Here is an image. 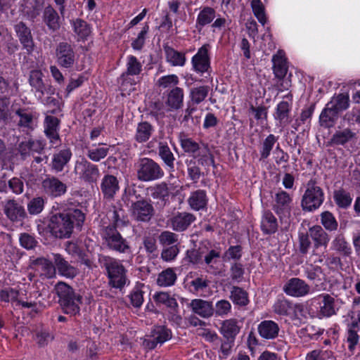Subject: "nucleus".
<instances>
[{
  "instance_id": "nucleus-8",
  "label": "nucleus",
  "mask_w": 360,
  "mask_h": 360,
  "mask_svg": "<svg viewBox=\"0 0 360 360\" xmlns=\"http://www.w3.org/2000/svg\"><path fill=\"white\" fill-rule=\"evenodd\" d=\"M74 172L81 180L88 183L96 182L100 176L98 166L89 162L84 158L76 160Z\"/></svg>"
},
{
  "instance_id": "nucleus-33",
  "label": "nucleus",
  "mask_w": 360,
  "mask_h": 360,
  "mask_svg": "<svg viewBox=\"0 0 360 360\" xmlns=\"http://www.w3.org/2000/svg\"><path fill=\"white\" fill-rule=\"evenodd\" d=\"M274 72L276 77L282 78L285 77L288 71L286 60L284 52L278 51L272 58Z\"/></svg>"
},
{
  "instance_id": "nucleus-48",
  "label": "nucleus",
  "mask_w": 360,
  "mask_h": 360,
  "mask_svg": "<svg viewBox=\"0 0 360 360\" xmlns=\"http://www.w3.org/2000/svg\"><path fill=\"white\" fill-rule=\"evenodd\" d=\"M108 148L101 146H92L86 148L87 157L94 162H98L105 158L108 153Z\"/></svg>"
},
{
  "instance_id": "nucleus-15",
  "label": "nucleus",
  "mask_w": 360,
  "mask_h": 360,
  "mask_svg": "<svg viewBox=\"0 0 360 360\" xmlns=\"http://www.w3.org/2000/svg\"><path fill=\"white\" fill-rule=\"evenodd\" d=\"M319 304L318 316L320 318L330 317L335 315L338 308L335 304V300L330 295L322 293L314 298Z\"/></svg>"
},
{
  "instance_id": "nucleus-29",
  "label": "nucleus",
  "mask_w": 360,
  "mask_h": 360,
  "mask_svg": "<svg viewBox=\"0 0 360 360\" xmlns=\"http://www.w3.org/2000/svg\"><path fill=\"white\" fill-rule=\"evenodd\" d=\"M207 200L205 191L199 189L191 193L188 203L192 210L198 211L206 207Z\"/></svg>"
},
{
  "instance_id": "nucleus-25",
  "label": "nucleus",
  "mask_w": 360,
  "mask_h": 360,
  "mask_svg": "<svg viewBox=\"0 0 360 360\" xmlns=\"http://www.w3.org/2000/svg\"><path fill=\"white\" fill-rule=\"evenodd\" d=\"M192 311L202 318L212 316L214 309L212 302L201 299H194L190 303Z\"/></svg>"
},
{
  "instance_id": "nucleus-4",
  "label": "nucleus",
  "mask_w": 360,
  "mask_h": 360,
  "mask_svg": "<svg viewBox=\"0 0 360 360\" xmlns=\"http://www.w3.org/2000/svg\"><path fill=\"white\" fill-rule=\"evenodd\" d=\"M103 264L108 274V283L114 288L122 290L129 283L127 269L121 261L110 257H103Z\"/></svg>"
},
{
  "instance_id": "nucleus-47",
  "label": "nucleus",
  "mask_w": 360,
  "mask_h": 360,
  "mask_svg": "<svg viewBox=\"0 0 360 360\" xmlns=\"http://www.w3.org/2000/svg\"><path fill=\"white\" fill-rule=\"evenodd\" d=\"M332 248L344 255L351 254L352 250L349 243L345 240V237L342 234L336 236L331 243Z\"/></svg>"
},
{
  "instance_id": "nucleus-2",
  "label": "nucleus",
  "mask_w": 360,
  "mask_h": 360,
  "mask_svg": "<svg viewBox=\"0 0 360 360\" xmlns=\"http://www.w3.org/2000/svg\"><path fill=\"white\" fill-rule=\"evenodd\" d=\"M84 219V214L80 210H69L66 212L53 215L49 220L48 229L56 238H69L74 226L81 227Z\"/></svg>"
},
{
  "instance_id": "nucleus-53",
  "label": "nucleus",
  "mask_w": 360,
  "mask_h": 360,
  "mask_svg": "<svg viewBox=\"0 0 360 360\" xmlns=\"http://www.w3.org/2000/svg\"><path fill=\"white\" fill-rule=\"evenodd\" d=\"M321 223L323 226L329 231L337 230L338 226V223L335 217L328 211L323 212L321 214Z\"/></svg>"
},
{
  "instance_id": "nucleus-50",
  "label": "nucleus",
  "mask_w": 360,
  "mask_h": 360,
  "mask_svg": "<svg viewBox=\"0 0 360 360\" xmlns=\"http://www.w3.org/2000/svg\"><path fill=\"white\" fill-rule=\"evenodd\" d=\"M251 8L254 15L258 20V21L264 25L267 21L265 7L261 0H252Z\"/></svg>"
},
{
  "instance_id": "nucleus-24",
  "label": "nucleus",
  "mask_w": 360,
  "mask_h": 360,
  "mask_svg": "<svg viewBox=\"0 0 360 360\" xmlns=\"http://www.w3.org/2000/svg\"><path fill=\"white\" fill-rule=\"evenodd\" d=\"M259 335L266 340L276 338L279 333V326L274 321L265 320L262 321L257 327Z\"/></svg>"
},
{
  "instance_id": "nucleus-57",
  "label": "nucleus",
  "mask_w": 360,
  "mask_h": 360,
  "mask_svg": "<svg viewBox=\"0 0 360 360\" xmlns=\"http://www.w3.org/2000/svg\"><path fill=\"white\" fill-rule=\"evenodd\" d=\"M355 134L349 129H345L342 131H337L332 138V141L338 145H343L350 141Z\"/></svg>"
},
{
  "instance_id": "nucleus-5",
  "label": "nucleus",
  "mask_w": 360,
  "mask_h": 360,
  "mask_svg": "<svg viewBox=\"0 0 360 360\" xmlns=\"http://www.w3.org/2000/svg\"><path fill=\"white\" fill-rule=\"evenodd\" d=\"M136 167L137 178L143 181L160 179L165 174L160 166L150 158H141Z\"/></svg>"
},
{
  "instance_id": "nucleus-23",
  "label": "nucleus",
  "mask_w": 360,
  "mask_h": 360,
  "mask_svg": "<svg viewBox=\"0 0 360 360\" xmlns=\"http://www.w3.org/2000/svg\"><path fill=\"white\" fill-rule=\"evenodd\" d=\"M184 92L183 89L175 86L167 94L165 102L169 110H176L183 106Z\"/></svg>"
},
{
  "instance_id": "nucleus-18",
  "label": "nucleus",
  "mask_w": 360,
  "mask_h": 360,
  "mask_svg": "<svg viewBox=\"0 0 360 360\" xmlns=\"http://www.w3.org/2000/svg\"><path fill=\"white\" fill-rule=\"evenodd\" d=\"M195 220V217L188 212H178L169 220V224L176 231L186 230Z\"/></svg>"
},
{
  "instance_id": "nucleus-35",
  "label": "nucleus",
  "mask_w": 360,
  "mask_h": 360,
  "mask_svg": "<svg viewBox=\"0 0 360 360\" xmlns=\"http://www.w3.org/2000/svg\"><path fill=\"white\" fill-rule=\"evenodd\" d=\"M153 131L154 127L149 122H141L136 127L134 139L139 143H144L150 138Z\"/></svg>"
},
{
  "instance_id": "nucleus-21",
  "label": "nucleus",
  "mask_w": 360,
  "mask_h": 360,
  "mask_svg": "<svg viewBox=\"0 0 360 360\" xmlns=\"http://www.w3.org/2000/svg\"><path fill=\"white\" fill-rule=\"evenodd\" d=\"M4 213L12 221H20L26 216L25 209L14 200L6 202L4 207Z\"/></svg>"
},
{
  "instance_id": "nucleus-44",
  "label": "nucleus",
  "mask_w": 360,
  "mask_h": 360,
  "mask_svg": "<svg viewBox=\"0 0 360 360\" xmlns=\"http://www.w3.org/2000/svg\"><path fill=\"white\" fill-rule=\"evenodd\" d=\"M166 58L167 61L172 66H184L186 60L184 53L172 48L166 49Z\"/></svg>"
},
{
  "instance_id": "nucleus-56",
  "label": "nucleus",
  "mask_w": 360,
  "mask_h": 360,
  "mask_svg": "<svg viewBox=\"0 0 360 360\" xmlns=\"http://www.w3.org/2000/svg\"><path fill=\"white\" fill-rule=\"evenodd\" d=\"M277 138L274 134H269L263 141L262 148L260 150V155L262 159L267 158L271 150L273 149Z\"/></svg>"
},
{
  "instance_id": "nucleus-64",
  "label": "nucleus",
  "mask_w": 360,
  "mask_h": 360,
  "mask_svg": "<svg viewBox=\"0 0 360 360\" xmlns=\"http://www.w3.org/2000/svg\"><path fill=\"white\" fill-rule=\"evenodd\" d=\"M159 240L162 245H174L178 241V236L174 233L165 231L160 235Z\"/></svg>"
},
{
  "instance_id": "nucleus-59",
  "label": "nucleus",
  "mask_w": 360,
  "mask_h": 360,
  "mask_svg": "<svg viewBox=\"0 0 360 360\" xmlns=\"http://www.w3.org/2000/svg\"><path fill=\"white\" fill-rule=\"evenodd\" d=\"M180 143L182 149L186 153L195 154L202 148L198 143L190 138L181 139Z\"/></svg>"
},
{
  "instance_id": "nucleus-12",
  "label": "nucleus",
  "mask_w": 360,
  "mask_h": 360,
  "mask_svg": "<svg viewBox=\"0 0 360 360\" xmlns=\"http://www.w3.org/2000/svg\"><path fill=\"white\" fill-rule=\"evenodd\" d=\"M130 211L131 216L139 221H148L154 214V209L150 202L143 199L132 202Z\"/></svg>"
},
{
  "instance_id": "nucleus-14",
  "label": "nucleus",
  "mask_w": 360,
  "mask_h": 360,
  "mask_svg": "<svg viewBox=\"0 0 360 360\" xmlns=\"http://www.w3.org/2000/svg\"><path fill=\"white\" fill-rule=\"evenodd\" d=\"M310 290V286L299 278L289 279L283 287V290L287 295L294 297H304L309 293Z\"/></svg>"
},
{
  "instance_id": "nucleus-37",
  "label": "nucleus",
  "mask_w": 360,
  "mask_h": 360,
  "mask_svg": "<svg viewBox=\"0 0 360 360\" xmlns=\"http://www.w3.org/2000/svg\"><path fill=\"white\" fill-rule=\"evenodd\" d=\"M338 110L327 103L326 107L320 115L319 119L321 125L326 127H332L338 119Z\"/></svg>"
},
{
  "instance_id": "nucleus-1",
  "label": "nucleus",
  "mask_w": 360,
  "mask_h": 360,
  "mask_svg": "<svg viewBox=\"0 0 360 360\" xmlns=\"http://www.w3.org/2000/svg\"><path fill=\"white\" fill-rule=\"evenodd\" d=\"M106 215L112 222L113 226H108L103 229L102 233L103 239L111 250L122 253L126 252L129 249L128 243L116 230V227L124 226L127 224L124 210L112 206Z\"/></svg>"
},
{
  "instance_id": "nucleus-52",
  "label": "nucleus",
  "mask_w": 360,
  "mask_h": 360,
  "mask_svg": "<svg viewBox=\"0 0 360 360\" xmlns=\"http://www.w3.org/2000/svg\"><path fill=\"white\" fill-rule=\"evenodd\" d=\"M153 298L156 302L163 304L172 310L175 309L178 307L176 300L170 296L168 292H160L154 295Z\"/></svg>"
},
{
  "instance_id": "nucleus-63",
  "label": "nucleus",
  "mask_w": 360,
  "mask_h": 360,
  "mask_svg": "<svg viewBox=\"0 0 360 360\" xmlns=\"http://www.w3.org/2000/svg\"><path fill=\"white\" fill-rule=\"evenodd\" d=\"M131 304L135 307L141 306L143 302V291L139 286H136L130 294Z\"/></svg>"
},
{
  "instance_id": "nucleus-3",
  "label": "nucleus",
  "mask_w": 360,
  "mask_h": 360,
  "mask_svg": "<svg viewBox=\"0 0 360 360\" xmlns=\"http://www.w3.org/2000/svg\"><path fill=\"white\" fill-rule=\"evenodd\" d=\"M55 290L59 297V303L64 313L71 316L79 314L82 303V297L75 292L73 289L64 282H59L55 286Z\"/></svg>"
},
{
  "instance_id": "nucleus-54",
  "label": "nucleus",
  "mask_w": 360,
  "mask_h": 360,
  "mask_svg": "<svg viewBox=\"0 0 360 360\" xmlns=\"http://www.w3.org/2000/svg\"><path fill=\"white\" fill-rule=\"evenodd\" d=\"M349 96L342 94H338L332 98L331 101L328 103L338 112L346 110L349 107Z\"/></svg>"
},
{
  "instance_id": "nucleus-9",
  "label": "nucleus",
  "mask_w": 360,
  "mask_h": 360,
  "mask_svg": "<svg viewBox=\"0 0 360 360\" xmlns=\"http://www.w3.org/2000/svg\"><path fill=\"white\" fill-rule=\"evenodd\" d=\"M18 126L23 131H33L38 125L39 114L32 108H19L15 111Z\"/></svg>"
},
{
  "instance_id": "nucleus-55",
  "label": "nucleus",
  "mask_w": 360,
  "mask_h": 360,
  "mask_svg": "<svg viewBox=\"0 0 360 360\" xmlns=\"http://www.w3.org/2000/svg\"><path fill=\"white\" fill-rule=\"evenodd\" d=\"M231 298L238 305L245 306L248 303V294L239 287H233L231 292Z\"/></svg>"
},
{
  "instance_id": "nucleus-36",
  "label": "nucleus",
  "mask_w": 360,
  "mask_h": 360,
  "mask_svg": "<svg viewBox=\"0 0 360 360\" xmlns=\"http://www.w3.org/2000/svg\"><path fill=\"white\" fill-rule=\"evenodd\" d=\"M261 227L265 233L271 234L276 231L278 228L277 219L271 211L266 210L264 212Z\"/></svg>"
},
{
  "instance_id": "nucleus-41",
  "label": "nucleus",
  "mask_w": 360,
  "mask_h": 360,
  "mask_svg": "<svg viewBox=\"0 0 360 360\" xmlns=\"http://www.w3.org/2000/svg\"><path fill=\"white\" fill-rule=\"evenodd\" d=\"M290 108V105L287 101H281L278 104L275 118L279 120L281 124L285 125L290 122L289 119Z\"/></svg>"
},
{
  "instance_id": "nucleus-17",
  "label": "nucleus",
  "mask_w": 360,
  "mask_h": 360,
  "mask_svg": "<svg viewBox=\"0 0 360 360\" xmlns=\"http://www.w3.org/2000/svg\"><path fill=\"white\" fill-rule=\"evenodd\" d=\"M42 188L47 195L53 197L61 196L67 191L66 185L53 176H49L43 180Z\"/></svg>"
},
{
  "instance_id": "nucleus-11",
  "label": "nucleus",
  "mask_w": 360,
  "mask_h": 360,
  "mask_svg": "<svg viewBox=\"0 0 360 360\" xmlns=\"http://www.w3.org/2000/svg\"><path fill=\"white\" fill-rule=\"evenodd\" d=\"M210 45L205 44L198 49L197 53L191 58L193 70L200 74L208 72L210 68V57L209 51Z\"/></svg>"
},
{
  "instance_id": "nucleus-34",
  "label": "nucleus",
  "mask_w": 360,
  "mask_h": 360,
  "mask_svg": "<svg viewBox=\"0 0 360 360\" xmlns=\"http://www.w3.org/2000/svg\"><path fill=\"white\" fill-rule=\"evenodd\" d=\"M43 73L40 70H32L30 75V84L35 89L36 95L41 98L46 91V86L42 79Z\"/></svg>"
},
{
  "instance_id": "nucleus-51",
  "label": "nucleus",
  "mask_w": 360,
  "mask_h": 360,
  "mask_svg": "<svg viewBox=\"0 0 360 360\" xmlns=\"http://www.w3.org/2000/svg\"><path fill=\"white\" fill-rule=\"evenodd\" d=\"M210 91L208 86H200L191 89L190 91V98L193 103L199 104L202 102L207 96Z\"/></svg>"
},
{
  "instance_id": "nucleus-30",
  "label": "nucleus",
  "mask_w": 360,
  "mask_h": 360,
  "mask_svg": "<svg viewBox=\"0 0 360 360\" xmlns=\"http://www.w3.org/2000/svg\"><path fill=\"white\" fill-rule=\"evenodd\" d=\"M71 157L72 152L68 148L61 150L54 154L51 161L52 169L56 172H61L65 165L70 161Z\"/></svg>"
},
{
  "instance_id": "nucleus-28",
  "label": "nucleus",
  "mask_w": 360,
  "mask_h": 360,
  "mask_svg": "<svg viewBox=\"0 0 360 360\" xmlns=\"http://www.w3.org/2000/svg\"><path fill=\"white\" fill-rule=\"evenodd\" d=\"M53 262L60 275L66 278H74L77 269L65 261L60 255L53 254Z\"/></svg>"
},
{
  "instance_id": "nucleus-60",
  "label": "nucleus",
  "mask_w": 360,
  "mask_h": 360,
  "mask_svg": "<svg viewBox=\"0 0 360 360\" xmlns=\"http://www.w3.org/2000/svg\"><path fill=\"white\" fill-rule=\"evenodd\" d=\"M44 200L41 197L33 198L27 205V210L30 214H38L44 209Z\"/></svg>"
},
{
  "instance_id": "nucleus-7",
  "label": "nucleus",
  "mask_w": 360,
  "mask_h": 360,
  "mask_svg": "<svg viewBox=\"0 0 360 360\" xmlns=\"http://www.w3.org/2000/svg\"><path fill=\"white\" fill-rule=\"evenodd\" d=\"M77 55L72 46L66 41L60 42L56 48V58L58 65L65 69H71L77 60Z\"/></svg>"
},
{
  "instance_id": "nucleus-16",
  "label": "nucleus",
  "mask_w": 360,
  "mask_h": 360,
  "mask_svg": "<svg viewBox=\"0 0 360 360\" xmlns=\"http://www.w3.org/2000/svg\"><path fill=\"white\" fill-rule=\"evenodd\" d=\"M292 197L285 191H278L274 198L273 210L280 217L289 214Z\"/></svg>"
},
{
  "instance_id": "nucleus-40",
  "label": "nucleus",
  "mask_w": 360,
  "mask_h": 360,
  "mask_svg": "<svg viewBox=\"0 0 360 360\" xmlns=\"http://www.w3.org/2000/svg\"><path fill=\"white\" fill-rule=\"evenodd\" d=\"M176 274L172 268H168L159 274L157 284L160 287H169L174 284Z\"/></svg>"
},
{
  "instance_id": "nucleus-38",
  "label": "nucleus",
  "mask_w": 360,
  "mask_h": 360,
  "mask_svg": "<svg viewBox=\"0 0 360 360\" xmlns=\"http://www.w3.org/2000/svg\"><path fill=\"white\" fill-rule=\"evenodd\" d=\"M158 155L164 162V163L170 169L174 167L175 158L171 151L167 143L165 142H160L158 144Z\"/></svg>"
},
{
  "instance_id": "nucleus-43",
  "label": "nucleus",
  "mask_w": 360,
  "mask_h": 360,
  "mask_svg": "<svg viewBox=\"0 0 360 360\" xmlns=\"http://www.w3.org/2000/svg\"><path fill=\"white\" fill-rule=\"evenodd\" d=\"M71 24L79 39H85L90 34L91 29L84 20L76 19L72 20Z\"/></svg>"
},
{
  "instance_id": "nucleus-58",
  "label": "nucleus",
  "mask_w": 360,
  "mask_h": 360,
  "mask_svg": "<svg viewBox=\"0 0 360 360\" xmlns=\"http://www.w3.org/2000/svg\"><path fill=\"white\" fill-rule=\"evenodd\" d=\"M179 82V79L176 75L162 76L157 81V85L162 89L175 87Z\"/></svg>"
},
{
  "instance_id": "nucleus-46",
  "label": "nucleus",
  "mask_w": 360,
  "mask_h": 360,
  "mask_svg": "<svg viewBox=\"0 0 360 360\" xmlns=\"http://www.w3.org/2000/svg\"><path fill=\"white\" fill-rule=\"evenodd\" d=\"M148 190L150 191V195L153 199L166 201L169 195L167 185L164 182L157 184L153 187H150Z\"/></svg>"
},
{
  "instance_id": "nucleus-19",
  "label": "nucleus",
  "mask_w": 360,
  "mask_h": 360,
  "mask_svg": "<svg viewBox=\"0 0 360 360\" xmlns=\"http://www.w3.org/2000/svg\"><path fill=\"white\" fill-rule=\"evenodd\" d=\"M59 120L53 116H46L44 122V133L52 145H58L60 138L58 134Z\"/></svg>"
},
{
  "instance_id": "nucleus-62",
  "label": "nucleus",
  "mask_w": 360,
  "mask_h": 360,
  "mask_svg": "<svg viewBox=\"0 0 360 360\" xmlns=\"http://www.w3.org/2000/svg\"><path fill=\"white\" fill-rule=\"evenodd\" d=\"M231 309V303L228 300H221L216 303L214 311L219 316H224L230 313Z\"/></svg>"
},
{
  "instance_id": "nucleus-27",
  "label": "nucleus",
  "mask_w": 360,
  "mask_h": 360,
  "mask_svg": "<svg viewBox=\"0 0 360 360\" xmlns=\"http://www.w3.org/2000/svg\"><path fill=\"white\" fill-rule=\"evenodd\" d=\"M216 18V11L210 6H203L200 9L195 21V27L200 30L205 26L212 23Z\"/></svg>"
},
{
  "instance_id": "nucleus-10",
  "label": "nucleus",
  "mask_w": 360,
  "mask_h": 360,
  "mask_svg": "<svg viewBox=\"0 0 360 360\" xmlns=\"http://www.w3.org/2000/svg\"><path fill=\"white\" fill-rule=\"evenodd\" d=\"M172 338V331L165 326H155L150 335L144 339L143 346L147 349H155L158 344L162 345Z\"/></svg>"
},
{
  "instance_id": "nucleus-26",
  "label": "nucleus",
  "mask_w": 360,
  "mask_h": 360,
  "mask_svg": "<svg viewBox=\"0 0 360 360\" xmlns=\"http://www.w3.org/2000/svg\"><path fill=\"white\" fill-rule=\"evenodd\" d=\"M308 233L314 242L315 248L327 247L330 237L321 226L315 225L310 227Z\"/></svg>"
},
{
  "instance_id": "nucleus-42",
  "label": "nucleus",
  "mask_w": 360,
  "mask_h": 360,
  "mask_svg": "<svg viewBox=\"0 0 360 360\" xmlns=\"http://www.w3.org/2000/svg\"><path fill=\"white\" fill-rule=\"evenodd\" d=\"M35 264L46 278H51L56 275V267L49 259L44 257L38 258L35 260Z\"/></svg>"
},
{
  "instance_id": "nucleus-13",
  "label": "nucleus",
  "mask_w": 360,
  "mask_h": 360,
  "mask_svg": "<svg viewBox=\"0 0 360 360\" xmlns=\"http://www.w3.org/2000/svg\"><path fill=\"white\" fill-rule=\"evenodd\" d=\"M274 313L282 315L289 316L292 319L297 318L299 314L303 311V306L300 304H292L285 297L278 298L273 305Z\"/></svg>"
},
{
  "instance_id": "nucleus-32",
  "label": "nucleus",
  "mask_w": 360,
  "mask_h": 360,
  "mask_svg": "<svg viewBox=\"0 0 360 360\" xmlns=\"http://www.w3.org/2000/svg\"><path fill=\"white\" fill-rule=\"evenodd\" d=\"M43 20L49 30H58L60 27V17L56 11L51 6H46L43 12Z\"/></svg>"
},
{
  "instance_id": "nucleus-22",
  "label": "nucleus",
  "mask_w": 360,
  "mask_h": 360,
  "mask_svg": "<svg viewBox=\"0 0 360 360\" xmlns=\"http://www.w3.org/2000/svg\"><path fill=\"white\" fill-rule=\"evenodd\" d=\"M15 30L24 49H25L28 53L32 52L34 48V42L30 30L25 23L20 22L15 25Z\"/></svg>"
},
{
  "instance_id": "nucleus-45",
  "label": "nucleus",
  "mask_w": 360,
  "mask_h": 360,
  "mask_svg": "<svg viewBox=\"0 0 360 360\" xmlns=\"http://www.w3.org/2000/svg\"><path fill=\"white\" fill-rule=\"evenodd\" d=\"M126 72L122 75V77L127 75H138L142 71V65L134 56H129L127 58Z\"/></svg>"
},
{
  "instance_id": "nucleus-49",
  "label": "nucleus",
  "mask_w": 360,
  "mask_h": 360,
  "mask_svg": "<svg viewBox=\"0 0 360 360\" xmlns=\"http://www.w3.org/2000/svg\"><path fill=\"white\" fill-rule=\"evenodd\" d=\"M333 198L335 203L341 208L348 207L352 202L350 193L343 189L335 191Z\"/></svg>"
},
{
  "instance_id": "nucleus-6",
  "label": "nucleus",
  "mask_w": 360,
  "mask_h": 360,
  "mask_svg": "<svg viewBox=\"0 0 360 360\" xmlns=\"http://www.w3.org/2000/svg\"><path fill=\"white\" fill-rule=\"evenodd\" d=\"M324 200L323 190L315 183L309 181L302 195L301 206L303 210L311 212L317 210Z\"/></svg>"
},
{
  "instance_id": "nucleus-39",
  "label": "nucleus",
  "mask_w": 360,
  "mask_h": 360,
  "mask_svg": "<svg viewBox=\"0 0 360 360\" xmlns=\"http://www.w3.org/2000/svg\"><path fill=\"white\" fill-rule=\"evenodd\" d=\"M198 159V162L203 167H214V159L207 145L202 144V148L194 155Z\"/></svg>"
},
{
  "instance_id": "nucleus-20",
  "label": "nucleus",
  "mask_w": 360,
  "mask_h": 360,
  "mask_svg": "<svg viewBox=\"0 0 360 360\" xmlns=\"http://www.w3.org/2000/svg\"><path fill=\"white\" fill-rule=\"evenodd\" d=\"M119 189V181L116 176L104 175L101 182V191L105 198L112 199Z\"/></svg>"
},
{
  "instance_id": "nucleus-31",
  "label": "nucleus",
  "mask_w": 360,
  "mask_h": 360,
  "mask_svg": "<svg viewBox=\"0 0 360 360\" xmlns=\"http://www.w3.org/2000/svg\"><path fill=\"white\" fill-rule=\"evenodd\" d=\"M240 327L234 319H226L221 323L220 333L227 340H234L240 332Z\"/></svg>"
},
{
  "instance_id": "nucleus-61",
  "label": "nucleus",
  "mask_w": 360,
  "mask_h": 360,
  "mask_svg": "<svg viewBox=\"0 0 360 360\" xmlns=\"http://www.w3.org/2000/svg\"><path fill=\"white\" fill-rule=\"evenodd\" d=\"M220 257V252L216 250H211L205 255H203L202 264H205L209 268L213 269Z\"/></svg>"
}]
</instances>
